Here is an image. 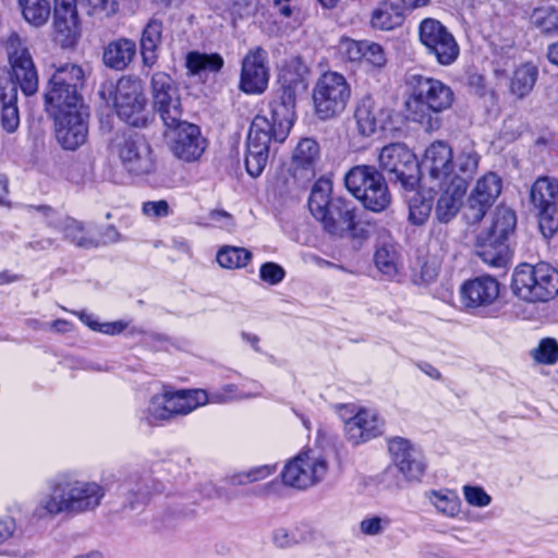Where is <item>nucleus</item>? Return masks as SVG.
<instances>
[{"label": "nucleus", "instance_id": "nucleus-10", "mask_svg": "<svg viewBox=\"0 0 558 558\" xmlns=\"http://www.w3.org/2000/svg\"><path fill=\"white\" fill-rule=\"evenodd\" d=\"M378 163L390 181L400 183L404 190H414L418 165L415 155L404 144L393 143L383 147Z\"/></svg>", "mask_w": 558, "mask_h": 558}, {"label": "nucleus", "instance_id": "nucleus-16", "mask_svg": "<svg viewBox=\"0 0 558 558\" xmlns=\"http://www.w3.org/2000/svg\"><path fill=\"white\" fill-rule=\"evenodd\" d=\"M54 121V135L63 149L75 150L88 137V110L86 107L51 114Z\"/></svg>", "mask_w": 558, "mask_h": 558}, {"label": "nucleus", "instance_id": "nucleus-25", "mask_svg": "<svg viewBox=\"0 0 558 558\" xmlns=\"http://www.w3.org/2000/svg\"><path fill=\"white\" fill-rule=\"evenodd\" d=\"M384 420L377 411L360 409L354 416L345 421L347 438L354 445L368 441L383 434Z\"/></svg>", "mask_w": 558, "mask_h": 558}, {"label": "nucleus", "instance_id": "nucleus-44", "mask_svg": "<svg viewBox=\"0 0 558 558\" xmlns=\"http://www.w3.org/2000/svg\"><path fill=\"white\" fill-rule=\"evenodd\" d=\"M223 66V59L218 53L206 54L197 51L189 52L186 56V68L191 74L201 72H218Z\"/></svg>", "mask_w": 558, "mask_h": 558}, {"label": "nucleus", "instance_id": "nucleus-60", "mask_svg": "<svg viewBox=\"0 0 558 558\" xmlns=\"http://www.w3.org/2000/svg\"><path fill=\"white\" fill-rule=\"evenodd\" d=\"M143 214L148 218H165L171 214L170 206L167 201H148L142 205Z\"/></svg>", "mask_w": 558, "mask_h": 558}, {"label": "nucleus", "instance_id": "nucleus-24", "mask_svg": "<svg viewBox=\"0 0 558 558\" xmlns=\"http://www.w3.org/2000/svg\"><path fill=\"white\" fill-rule=\"evenodd\" d=\"M354 118L360 134L371 136L377 130L385 129L390 120V111L374 97L366 95L359 100Z\"/></svg>", "mask_w": 558, "mask_h": 558}, {"label": "nucleus", "instance_id": "nucleus-53", "mask_svg": "<svg viewBox=\"0 0 558 558\" xmlns=\"http://www.w3.org/2000/svg\"><path fill=\"white\" fill-rule=\"evenodd\" d=\"M362 62L372 69H383L387 63L384 48L377 43L365 40Z\"/></svg>", "mask_w": 558, "mask_h": 558}, {"label": "nucleus", "instance_id": "nucleus-18", "mask_svg": "<svg viewBox=\"0 0 558 558\" xmlns=\"http://www.w3.org/2000/svg\"><path fill=\"white\" fill-rule=\"evenodd\" d=\"M169 138L170 149L173 155L186 162L197 160L206 148V141L202 136L199 128L195 124L182 122L170 126Z\"/></svg>", "mask_w": 558, "mask_h": 558}, {"label": "nucleus", "instance_id": "nucleus-23", "mask_svg": "<svg viewBox=\"0 0 558 558\" xmlns=\"http://www.w3.org/2000/svg\"><path fill=\"white\" fill-rule=\"evenodd\" d=\"M325 231L333 236H356V214L350 201L335 198L326 213V218H319Z\"/></svg>", "mask_w": 558, "mask_h": 558}, {"label": "nucleus", "instance_id": "nucleus-1", "mask_svg": "<svg viewBox=\"0 0 558 558\" xmlns=\"http://www.w3.org/2000/svg\"><path fill=\"white\" fill-rule=\"evenodd\" d=\"M33 517L54 518L61 513L78 515L95 511L106 496V487L95 481L78 478L72 474H59L46 483Z\"/></svg>", "mask_w": 558, "mask_h": 558}, {"label": "nucleus", "instance_id": "nucleus-12", "mask_svg": "<svg viewBox=\"0 0 558 558\" xmlns=\"http://www.w3.org/2000/svg\"><path fill=\"white\" fill-rule=\"evenodd\" d=\"M328 462L322 453L313 450L299 453L284 465L281 477L284 485L307 489L324 480Z\"/></svg>", "mask_w": 558, "mask_h": 558}, {"label": "nucleus", "instance_id": "nucleus-26", "mask_svg": "<svg viewBox=\"0 0 558 558\" xmlns=\"http://www.w3.org/2000/svg\"><path fill=\"white\" fill-rule=\"evenodd\" d=\"M320 158L318 143L310 137L302 138L292 154L291 172L300 183L311 181L316 174V166Z\"/></svg>", "mask_w": 558, "mask_h": 558}, {"label": "nucleus", "instance_id": "nucleus-22", "mask_svg": "<svg viewBox=\"0 0 558 558\" xmlns=\"http://www.w3.org/2000/svg\"><path fill=\"white\" fill-rule=\"evenodd\" d=\"M499 282L490 276H481L465 281L460 288V299L468 310L487 307L499 296Z\"/></svg>", "mask_w": 558, "mask_h": 558}, {"label": "nucleus", "instance_id": "nucleus-36", "mask_svg": "<svg viewBox=\"0 0 558 558\" xmlns=\"http://www.w3.org/2000/svg\"><path fill=\"white\" fill-rule=\"evenodd\" d=\"M135 54V43L121 38L110 43L104 51V62L107 66L123 70L132 61Z\"/></svg>", "mask_w": 558, "mask_h": 558}, {"label": "nucleus", "instance_id": "nucleus-27", "mask_svg": "<svg viewBox=\"0 0 558 558\" xmlns=\"http://www.w3.org/2000/svg\"><path fill=\"white\" fill-rule=\"evenodd\" d=\"M54 33L56 40L63 47L69 48L75 45L80 35V22L76 10V2H54Z\"/></svg>", "mask_w": 558, "mask_h": 558}, {"label": "nucleus", "instance_id": "nucleus-55", "mask_svg": "<svg viewBox=\"0 0 558 558\" xmlns=\"http://www.w3.org/2000/svg\"><path fill=\"white\" fill-rule=\"evenodd\" d=\"M538 227L546 239H550L558 231V207L537 210Z\"/></svg>", "mask_w": 558, "mask_h": 558}, {"label": "nucleus", "instance_id": "nucleus-49", "mask_svg": "<svg viewBox=\"0 0 558 558\" xmlns=\"http://www.w3.org/2000/svg\"><path fill=\"white\" fill-rule=\"evenodd\" d=\"M276 471V465L264 464L255 466L248 471L235 473L230 476L229 482L232 485H246L267 478Z\"/></svg>", "mask_w": 558, "mask_h": 558}, {"label": "nucleus", "instance_id": "nucleus-48", "mask_svg": "<svg viewBox=\"0 0 558 558\" xmlns=\"http://www.w3.org/2000/svg\"><path fill=\"white\" fill-rule=\"evenodd\" d=\"M259 391H243L233 384L225 385L221 389L208 393V403H227L234 400L255 398Z\"/></svg>", "mask_w": 558, "mask_h": 558}, {"label": "nucleus", "instance_id": "nucleus-35", "mask_svg": "<svg viewBox=\"0 0 558 558\" xmlns=\"http://www.w3.org/2000/svg\"><path fill=\"white\" fill-rule=\"evenodd\" d=\"M0 124L8 133L15 132L20 125L17 89L13 84L0 88Z\"/></svg>", "mask_w": 558, "mask_h": 558}, {"label": "nucleus", "instance_id": "nucleus-41", "mask_svg": "<svg viewBox=\"0 0 558 558\" xmlns=\"http://www.w3.org/2000/svg\"><path fill=\"white\" fill-rule=\"evenodd\" d=\"M403 22V8L399 2H381L371 19L372 26L381 31H389L400 26Z\"/></svg>", "mask_w": 558, "mask_h": 558}, {"label": "nucleus", "instance_id": "nucleus-17", "mask_svg": "<svg viewBox=\"0 0 558 558\" xmlns=\"http://www.w3.org/2000/svg\"><path fill=\"white\" fill-rule=\"evenodd\" d=\"M502 190V180L495 172L481 177L472 190L464 216L470 223L480 222L493 206Z\"/></svg>", "mask_w": 558, "mask_h": 558}, {"label": "nucleus", "instance_id": "nucleus-57", "mask_svg": "<svg viewBox=\"0 0 558 558\" xmlns=\"http://www.w3.org/2000/svg\"><path fill=\"white\" fill-rule=\"evenodd\" d=\"M462 492L465 501L472 507L484 508L492 502V497L480 486L464 485Z\"/></svg>", "mask_w": 558, "mask_h": 558}, {"label": "nucleus", "instance_id": "nucleus-21", "mask_svg": "<svg viewBox=\"0 0 558 558\" xmlns=\"http://www.w3.org/2000/svg\"><path fill=\"white\" fill-rule=\"evenodd\" d=\"M421 167L438 185L451 182L453 169V153L442 141L432 143L425 150Z\"/></svg>", "mask_w": 558, "mask_h": 558}, {"label": "nucleus", "instance_id": "nucleus-58", "mask_svg": "<svg viewBox=\"0 0 558 558\" xmlns=\"http://www.w3.org/2000/svg\"><path fill=\"white\" fill-rule=\"evenodd\" d=\"M390 519L387 517H369L360 523L361 532L365 535H379L386 527L390 525Z\"/></svg>", "mask_w": 558, "mask_h": 558}, {"label": "nucleus", "instance_id": "nucleus-2", "mask_svg": "<svg viewBox=\"0 0 558 558\" xmlns=\"http://www.w3.org/2000/svg\"><path fill=\"white\" fill-rule=\"evenodd\" d=\"M293 106L291 100H274L269 104V117L257 114L250 126L245 167L251 177H259L269 157L271 140L284 142L293 125Z\"/></svg>", "mask_w": 558, "mask_h": 558}, {"label": "nucleus", "instance_id": "nucleus-13", "mask_svg": "<svg viewBox=\"0 0 558 558\" xmlns=\"http://www.w3.org/2000/svg\"><path fill=\"white\" fill-rule=\"evenodd\" d=\"M418 39L425 52L440 65H450L459 57V45L453 35L435 19H424L418 26Z\"/></svg>", "mask_w": 558, "mask_h": 558}, {"label": "nucleus", "instance_id": "nucleus-29", "mask_svg": "<svg viewBox=\"0 0 558 558\" xmlns=\"http://www.w3.org/2000/svg\"><path fill=\"white\" fill-rule=\"evenodd\" d=\"M440 186L442 187V192L437 201L435 215L440 222H448L460 210L462 199L468 189L464 187L462 182L460 185L453 182H448Z\"/></svg>", "mask_w": 558, "mask_h": 558}, {"label": "nucleus", "instance_id": "nucleus-28", "mask_svg": "<svg viewBox=\"0 0 558 558\" xmlns=\"http://www.w3.org/2000/svg\"><path fill=\"white\" fill-rule=\"evenodd\" d=\"M167 395L171 418L187 415L197 408L208 403V392L203 389L177 390L163 389Z\"/></svg>", "mask_w": 558, "mask_h": 558}, {"label": "nucleus", "instance_id": "nucleus-38", "mask_svg": "<svg viewBox=\"0 0 558 558\" xmlns=\"http://www.w3.org/2000/svg\"><path fill=\"white\" fill-rule=\"evenodd\" d=\"M538 77V69L535 64L527 62L519 65L510 78V93L517 98L526 97L534 88Z\"/></svg>", "mask_w": 558, "mask_h": 558}, {"label": "nucleus", "instance_id": "nucleus-14", "mask_svg": "<svg viewBox=\"0 0 558 558\" xmlns=\"http://www.w3.org/2000/svg\"><path fill=\"white\" fill-rule=\"evenodd\" d=\"M32 208L41 213L47 226L61 233L64 241L85 250L99 246V240L83 221L62 215L46 205L32 206Z\"/></svg>", "mask_w": 558, "mask_h": 558}, {"label": "nucleus", "instance_id": "nucleus-39", "mask_svg": "<svg viewBox=\"0 0 558 558\" xmlns=\"http://www.w3.org/2000/svg\"><path fill=\"white\" fill-rule=\"evenodd\" d=\"M138 418L147 425H162L171 420L167 395L162 390L150 397L147 405L138 411Z\"/></svg>", "mask_w": 558, "mask_h": 558}, {"label": "nucleus", "instance_id": "nucleus-3", "mask_svg": "<svg viewBox=\"0 0 558 558\" xmlns=\"http://www.w3.org/2000/svg\"><path fill=\"white\" fill-rule=\"evenodd\" d=\"M410 95L405 102L408 119L421 124L426 131L440 126L438 113L453 102L452 89L439 80L411 74L407 80Z\"/></svg>", "mask_w": 558, "mask_h": 558}, {"label": "nucleus", "instance_id": "nucleus-42", "mask_svg": "<svg viewBox=\"0 0 558 558\" xmlns=\"http://www.w3.org/2000/svg\"><path fill=\"white\" fill-rule=\"evenodd\" d=\"M376 268L386 277L393 278L400 268V256L393 242H384L374 253Z\"/></svg>", "mask_w": 558, "mask_h": 558}, {"label": "nucleus", "instance_id": "nucleus-8", "mask_svg": "<svg viewBox=\"0 0 558 558\" xmlns=\"http://www.w3.org/2000/svg\"><path fill=\"white\" fill-rule=\"evenodd\" d=\"M113 106L118 117L129 125L144 128L149 122L147 100L140 80L121 77L114 88Z\"/></svg>", "mask_w": 558, "mask_h": 558}, {"label": "nucleus", "instance_id": "nucleus-37", "mask_svg": "<svg viewBox=\"0 0 558 558\" xmlns=\"http://www.w3.org/2000/svg\"><path fill=\"white\" fill-rule=\"evenodd\" d=\"M425 498L438 513L447 518H457L461 512V500L452 489H432L425 493Z\"/></svg>", "mask_w": 558, "mask_h": 558}, {"label": "nucleus", "instance_id": "nucleus-54", "mask_svg": "<svg viewBox=\"0 0 558 558\" xmlns=\"http://www.w3.org/2000/svg\"><path fill=\"white\" fill-rule=\"evenodd\" d=\"M365 40L341 38L338 44L339 53L350 62H362Z\"/></svg>", "mask_w": 558, "mask_h": 558}, {"label": "nucleus", "instance_id": "nucleus-19", "mask_svg": "<svg viewBox=\"0 0 558 558\" xmlns=\"http://www.w3.org/2000/svg\"><path fill=\"white\" fill-rule=\"evenodd\" d=\"M269 82L268 53L262 47L248 50L242 60L240 88L246 94H262Z\"/></svg>", "mask_w": 558, "mask_h": 558}, {"label": "nucleus", "instance_id": "nucleus-5", "mask_svg": "<svg viewBox=\"0 0 558 558\" xmlns=\"http://www.w3.org/2000/svg\"><path fill=\"white\" fill-rule=\"evenodd\" d=\"M84 77L83 69L73 63L54 71L44 95L46 110L50 116L85 107L80 93Z\"/></svg>", "mask_w": 558, "mask_h": 558}, {"label": "nucleus", "instance_id": "nucleus-33", "mask_svg": "<svg viewBox=\"0 0 558 558\" xmlns=\"http://www.w3.org/2000/svg\"><path fill=\"white\" fill-rule=\"evenodd\" d=\"M476 254L485 264L496 268L506 267L509 262L507 243L488 234L478 239Z\"/></svg>", "mask_w": 558, "mask_h": 558}, {"label": "nucleus", "instance_id": "nucleus-51", "mask_svg": "<svg viewBox=\"0 0 558 558\" xmlns=\"http://www.w3.org/2000/svg\"><path fill=\"white\" fill-rule=\"evenodd\" d=\"M432 211V204L420 195L413 196L409 202V220L415 226L424 225Z\"/></svg>", "mask_w": 558, "mask_h": 558}, {"label": "nucleus", "instance_id": "nucleus-52", "mask_svg": "<svg viewBox=\"0 0 558 558\" xmlns=\"http://www.w3.org/2000/svg\"><path fill=\"white\" fill-rule=\"evenodd\" d=\"M535 361L542 364L551 365L558 360V343L553 338H545L532 351Z\"/></svg>", "mask_w": 558, "mask_h": 558}, {"label": "nucleus", "instance_id": "nucleus-30", "mask_svg": "<svg viewBox=\"0 0 558 558\" xmlns=\"http://www.w3.org/2000/svg\"><path fill=\"white\" fill-rule=\"evenodd\" d=\"M481 160L480 154L472 144H468L453 155V169L451 182L459 184L462 181L464 187L468 189L470 180L474 177L478 169Z\"/></svg>", "mask_w": 558, "mask_h": 558}, {"label": "nucleus", "instance_id": "nucleus-4", "mask_svg": "<svg viewBox=\"0 0 558 558\" xmlns=\"http://www.w3.org/2000/svg\"><path fill=\"white\" fill-rule=\"evenodd\" d=\"M511 289L525 302H547L558 295V270L544 262L520 264L513 271Z\"/></svg>", "mask_w": 558, "mask_h": 558}, {"label": "nucleus", "instance_id": "nucleus-50", "mask_svg": "<svg viewBox=\"0 0 558 558\" xmlns=\"http://www.w3.org/2000/svg\"><path fill=\"white\" fill-rule=\"evenodd\" d=\"M272 543L279 548H290L307 539L305 533L299 527H277L272 532Z\"/></svg>", "mask_w": 558, "mask_h": 558}, {"label": "nucleus", "instance_id": "nucleus-40", "mask_svg": "<svg viewBox=\"0 0 558 558\" xmlns=\"http://www.w3.org/2000/svg\"><path fill=\"white\" fill-rule=\"evenodd\" d=\"M331 191V181L324 178L317 180L312 187L308 197V209L317 220L326 218V213L331 207L335 199L330 197Z\"/></svg>", "mask_w": 558, "mask_h": 558}, {"label": "nucleus", "instance_id": "nucleus-46", "mask_svg": "<svg viewBox=\"0 0 558 558\" xmlns=\"http://www.w3.org/2000/svg\"><path fill=\"white\" fill-rule=\"evenodd\" d=\"M517 223V217L513 210L499 208L495 213L494 221L488 235L506 242L509 234L513 232Z\"/></svg>", "mask_w": 558, "mask_h": 558}, {"label": "nucleus", "instance_id": "nucleus-7", "mask_svg": "<svg viewBox=\"0 0 558 558\" xmlns=\"http://www.w3.org/2000/svg\"><path fill=\"white\" fill-rule=\"evenodd\" d=\"M110 150L119 158L123 169L133 177H147L157 171V156L142 135H116Z\"/></svg>", "mask_w": 558, "mask_h": 558}, {"label": "nucleus", "instance_id": "nucleus-61", "mask_svg": "<svg viewBox=\"0 0 558 558\" xmlns=\"http://www.w3.org/2000/svg\"><path fill=\"white\" fill-rule=\"evenodd\" d=\"M440 269V263L436 258L426 259L420 269L418 282L424 284H429L434 282Z\"/></svg>", "mask_w": 558, "mask_h": 558}, {"label": "nucleus", "instance_id": "nucleus-20", "mask_svg": "<svg viewBox=\"0 0 558 558\" xmlns=\"http://www.w3.org/2000/svg\"><path fill=\"white\" fill-rule=\"evenodd\" d=\"M389 452L397 470L407 482H417L424 475L425 462L422 453L404 438L396 437L389 441Z\"/></svg>", "mask_w": 558, "mask_h": 558}, {"label": "nucleus", "instance_id": "nucleus-11", "mask_svg": "<svg viewBox=\"0 0 558 558\" xmlns=\"http://www.w3.org/2000/svg\"><path fill=\"white\" fill-rule=\"evenodd\" d=\"M2 44L11 66L10 84L15 85L16 88L19 86L27 96L34 95L38 90V73L23 39L13 32Z\"/></svg>", "mask_w": 558, "mask_h": 558}, {"label": "nucleus", "instance_id": "nucleus-63", "mask_svg": "<svg viewBox=\"0 0 558 558\" xmlns=\"http://www.w3.org/2000/svg\"><path fill=\"white\" fill-rule=\"evenodd\" d=\"M118 10V2H94L90 14L97 15L99 19H104L114 15Z\"/></svg>", "mask_w": 558, "mask_h": 558}, {"label": "nucleus", "instance_id": "nucleus-6", "mask_svg": "<svg viewBox=\"0 0 558 558\" xmlns=\"http://www.w3.org/2000/svg\"><path fill=\"white\" fill-rule=\"evenodd\" d=\"M347 189L360 199L364 207L376 213L385 210L391 195L380 172L372 166L353 167L344 178Z\"/></svg>", "mask_w": 558, "mask_h": 558}, {"label": "nucleus", "instance_id": "nucleus-31", "mask_svg": "<svg viewBox=\"0 0 558 558\" xmlns=\"http://www.w3.org/2000/svg\"><path fill=\"white\" fill-rule=\"evenodd\" d=\"M119 494L125 498V508L136 510L146 505L151 496L149 481L137 475H131L119 485Z\"/></svg>", "mask_w": 558, "mask_h": 558}, {"label": "nucleus", "instance_id": "nucleus-43", "mask_svg": "<svg viewBox=\"0 0 558 558\" xmlns=\"http://www.w3.org/2000/svg\"><path fill=\"white\" fill-rule=\"evenodd\" d=\"M530 21L543 35L558 36V9L554 5L536 7L530 15Z\"/></svg>", "mask_w": 558, "mask_h": 558}, {"label": "nucleus", "instance_id": "nucleus-32", "mask_svg": "<svg viewBox=\"0 0 558 558\" xmlns=\"http://www.w3.org/2000/svg\"><path fill=\"white\" fill-rule=\"evenodd\" d=\"M530 201L536 210L557 207L558 179L539 177L531 186Z\"/></svg>", "mask_w": 558, "mask_h": 558}, {"label": "nucleus", "instance_id": "nucleus-59", "mask_svg": "<svg viewBox=\"0 0 558 558\" xmlns=\"http://www.w3.org/2000/svg\"><path fill=\"white\" fill-rule=\"evenodd\" d=\"M284 275V269L272 262L263 264L259 269L260 279L272 286L280 283L283 280Z\"/></svg>", "mask_w": 558, "mask_h": 558}, {"label": "nucleus", "instance_id": "nucleus-15", "mask_svg": "<svg viewBox=\"0 0 558 558\" xmlns=\"http://www.w3.org/2000/svg\"><path fill=\"white\" fill-rule=\"evenodd\" d=\"M153 104L167 128L177 125L181 119V98L178 86L166 72H155L150 78Z\"/></svg>", "mask_w": 558, "mask_h": 558}, {"label": "nucleus", "instance_id": "nucleus-47", "mask_svg": "<svg viewBox=\"0 0 558 558\" xmlns=\"http://www.w3.org/2000/svg\"><path fill=\"white\" fill-rule=\"evenodd\" d=\"M23 17L33 26L39 27L44 25L50 14L51 8L49 2H19Z\"/></svg>", "mask_w": 558, "mask_h": 558}, {"label": "nucleus", "instance_id": "nucleus-45", "mask_svg": "<svg viewBox=\"0 0 558 558\" xmlns=\"http://www.w3.org/2000/svg\"><path fill=\"white\" fill-rule=\"evenodd\" d=\"M216 258L222 268L236 269L251 262L252 253L244 247L225 246L218 251Z\"/></svg>", "mask_w": 558, "mask_h": 558}, {"label": "nucleus", "instance_id": "nucleus-34", "mask_svg": "<svg viewBox=\"0 0 558 558\" xmlns=\"http://www.w3.org/2000/svg\"><path fill=\"white\" fill-rule=\"evenodd\" d=\"M162 40V23L151 19L145 25L141 37V54L143 64L153 68L158 59V49Z\"/></svg>", "mask_w": 558, "mask_h": 558}, {"label": "nucleus", "instance_id": "nucleus-56", "mask_svg": "<svg viewBox=\"0 0 558 558\" xmlns=\"http://www.w3.org/2000/svg\"><path fill=\"white\" fill-rule=\"evenodd\" d=\"M305 72L306 65L301 58L294 57L281 70L280 78L290 87L293 84L302 82Z\"/></svg>", "mask_w": 558, "mask_h": 558}, {"label": "nucleus", "instance_id": "nucleus-64", "mask_svg": "<svg viewBox=\"0 0 558 558\" xmlns=\"http://www.w3.org/2000/svg\"><path fill=\"white\" fill-rule=\"evenodd\" d=\"M210 221L221 228L230 230L233 227V219L230 214L223 210H214L209 215Z\"/></svg>", "mask_w": 558, "mask_h": 558}, {"label": "nucleus", "instance_id": "nucleus-62", "mask_svg": "<svg viewBox=\"0 0 558 558\" xmlns=\"http://www.w3.org/2000/svg\"><path fill=\"white\" fill-rule=\"evenodd\" d=\"M16 530L15 519L12 517H0V546L12 539Z\"/></svg>", "mask_w": 558, "mask_h": 558}, {"label": "nucleus", "instance_id": "nucleus-9", "mask_svg": "<svg viewBox=\"0 0 558 558\" xmlns=\"http://www.w3.org/2000/svg\"><path fill=\"white\" fill-rule=\"evenodd\" d=\"M351 97V88L345 77L337 72H325L313 89V101L320 119L340 114Z\"/></svg>", "mask_w": 558, "mask_h": 558}]
</instances>
